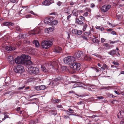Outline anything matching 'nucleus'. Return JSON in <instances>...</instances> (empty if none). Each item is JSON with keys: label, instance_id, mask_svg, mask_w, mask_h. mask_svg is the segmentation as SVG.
<instances>
[{"label": "nucleus", "instance_id": "nucleus-1", "mask_svg": "<svg viewBox=\"0 0 124 124\" xmlns=\"http://www.w3.org/2000/svg\"><path fill=\"white\" fill-rule=\"evenodd\" d=\"M31 57L28 55L23 54L18 56L15 58V61L16 63L22 64L25 65H32V62L30 61Z\"/></svg>", "mask_w": 124, "mask_h": 124}, {"label": "nucleus", "instance_id": "nucleus-2", "mask_svg": "<svg viewBox=\"0 0 124 124\" xmlns=\"http://www.w3.org/2000/svg\"><path fill=\"white\" fill-rule=\"evenodd\" d=\"M48 65L46 68L45 66H42L41 67V70L45 73L50 72L51 73L56 70L58 67V61H54L52 62L50 64Z\"/></svg>", "mask_w": 124, "mask_h": 124}, {"label": "nucleus", "instance_id": "nucleus-3", "mask_svg": "<svg viewBox=\"0 0 124 124\" xmlns=\"http://www.w3.org/2000/svg\"><path fill=\"white\" fill-rule=\"evenodd\" d=\"M76 60L75 58L73 56H68L65 57L63 61L65 63L71 65Z\"/></svg>", "mask_w": 124, "mask_h": 124}, {"label": "nucleus", "instance_id": "nucleus-4", "mask_svg": "<svg viewBox=\"0 0 124 124\" xmlns=\"http://www.w3.org/2000/svg\"><path fill=\"white\" fill-rule=\"evenodd\" d=\"M85 54V52L81 50L78 51L76 52L75 55L78 60H81Z\"/></svg>", "mask_w": 124, "mask_h": 124}, {"label": "nucleus", "instance_id": "nucleus-5", "mask_svg": "<svg viewBox=\"0 0 124 124\" xmlns=\"http://www.w3.org/2000/svg\"><path fill=\"white\" fill-rule=\"evenodd\" d=\"M70 67L74 70H79L81 68V65L79 63L73 62L70 66Z\"/></svg>", "mask_w": 124, "mask_h": 124}, {"label": "nucleus", "instance_id": "nucleus-6", "mask_svg": "<svg viewBox=\"0 0 124 124\" xmlns=\"http://www.w3.org/2000/svg\"><path fill=\"white\" fill-rule=\"evenodd\" d=\"M28 71L30 73L37 74L39 73L38 69L35 67H30L28 68Z\"/></svg>", "mask_w": 124, "mask_h": 124}, {"label": "nucleus", "instance_id": "nucleus-7", "mask_svg": "<svg viewBox=\"0 0 124 124\" xmlns=\"http://www.w3.org/2000/svg\"><path fill=\"white\" fill-rule=\"evenodd\" d=\"M14 70L16 72L20 73H22L24 71L23 67L21 65H18L16 67Z\"/></svg>", "mask_w": 124, "mask_h": 124}, {"label": "nucleus", "instance_id": "nucleus-8", "mask_svg": "<svg viewBox=\"0 0 124 124\" xmlns=\"http://www.w3.org/2000/svg\"><path fill=\"white\" fill-rule=\"evenodd\" d=\"M54 2V1L53 0H45L42 3V4L43 5L49 6Z\"/></svg>", "mask_w": 124, "mask_h": 124}, {"label": "nucleus", "instance_id": "nucleus-9", "mask_svg": "<svg viewBox=\"0 0 124 124\" xmlns=\"http://www.w3.org/2000/svg\"><path fill=\"white\" fill-rule=\"evenodd\" d=\"M111 6L110 5H106L103 6L101 8V10L104 12L107 11L111 7Z\"/></svg>", "mask_w": 124, "mask_h": 124}, {"label": "nucleus", "instance_id": "nucleus-10", "mask_svg": "<svg viewBox=\"0 0 124 124\" xmlns=\"http://www.w3.org/2000/svg\"><path fill=\"white\" fill-rule=\"evenodd\" d=\"M41 32V31L38 28H37L34 29L33 31H32L31 32L33 35L39 34H40Z\"/></svg>", "mask_w": 124, "mask_h": 124}, {"label": "nucleus", "instance_id": "nucleus-11", "mask_svg": "<svg viewBox=\"0 0 124 124\" xmlns=\"http://www.w3.org/2000/svg\"><path fill=\"white\" fill-rule=\"evenodd\" d=\"M52 17H47L45 18L44 21V23L46 24H48L50 23L53 20Z\"/></svg>", "mask_w": 124, "mask_h": 124}, {"label": "nucleus", "instance_id": "nucleus-12", "mask_svg": "<svg viewBox=\"0 0 124 124\" xmlns=\"http://www.w3.org/2000/svg\"><path fill=\"white\" fill-rule=\"evenodd\" d=\"M35 88L37 90H44L46 88L45 86L44 85H41L36 86Z\"/></svg>", "mask_w": 124, "mask_h": 124}, {"label": "nucleus", "instance_id": "nucleus-13", "mask_svg": "<svg viewBox=\"0 0 124 124\" xmlns=\"http://www.w3.org/2000/svg\"><path fill=\"white\" fill-rule=\"evenodd\" d=\"M54 49V52L56 53H60L62 50V48L59 46L55 47Z\"/></svg>", "mask_w": 124, "mask_h": 124}, {"label": "nucleus", "instance_id": "nucleus-14", "mask_svg": "<svg viewBox=\"0 0 124 124\" xmlns=\"http://www.w3.org/2000/svg\"><path fill=\"white\" fill-rule=\"evenodd\" d=\"M54 27L52 26L49 28H46L45 29V31L46 32H49L53 31Z\"/></svg>", "mask_w": 124, "mask_h": 124}, {"label": "nucleus", "instance_id": "nucleus-15", "mask_svg": "<svg viewBox=\"0 0 124 124\" xmlns=\"http://www.w3.org/2000/svg\"><path fill=\"white\" fill-rule=\"evenodd\" d=\"M83 58H82V60H85L88 61H90L91 60V58L89 57L88 56L84 54V55L83 56Z\"/></svg>", "mask_w": 124, "mask_h": 124}, {"label": "nucleus", "instance_id": "nucleus-16", "mask_svg": "<svg viewBox=\"0 0 124 124\" xmlns=\"http://www.w3.org/2000/svg\"><path fill=\"white\" fill-rule=\"evenodd\" d=\"M118 118H122L124 117V111H120L117 115Z\"/></svg>", "mask_w": 124, "mask_h": 124}, {"label": "nucleus", "instance_id": "nucleus-17", "mask_svg": "<svg viewBox=\"0 0 124 124\" xmlns=\"http://www.w3.org/2000/svg\"><path fill=\"white\" fill-rule=\"evenodd\" d=\"M41 46L42 47L45 49H47L48 48L47 44L46 43L45 40L43 41L41 43Z\"/></svg>", "mask_w": 124, "mask_h": 124}, {"label": "nucleus", "instance_id": "nucleus-18", "mask_svg": "<svg viewBox=\"0 0 124 124\" xmlns=\"http://www.w3.org/2000/svg\"><path fill=\"white\" fill-rule=\"evenodd\" d=\"M6 49L7 51H12L15 50L16 48L14 47H11L10 46H7L6 47Z\"/></svg>", "mask_w": 124, "mask_h": 124}, {"label": "nucleus", "instance_id": "nucleus-19", "mask_svg": "<svg viewBox=\"0 0 124 124\" xmlns=\"http://www.w3.org/2000/svg\"><path fill=\"white\" fill-rule=\"evenodd\" d=\"M14 24L13 23L10 22H4L3 23V26H12Z\"/></svg>", "mask_w": 124, "mask_h": 124}, {"label": "nucleus", "instance_id": "nucleus-20", "mask_svg": "<svg viewBox=\"0 0 124 124\" xmlns=\"http://www.w3.org/2000/svg\"><path fill=\"white\" fill-rule=\"evenodd\" d=\"M72 13L73 15L77 16H78V11L76 9H75L72 11Z\"/></svg>", "mask_w": 124, "mask_h": 124}, {"label": "nucleus", "instance_id": "nucleus-21", "mask_svg": "<svg viewBox=\"0 0 124 124\" xmlns=\"http://www.w3.org/2000/svg\"><path fill=\"white\" fill-rule=\"evenodd\" d=\"M45 42L46 44H47L48 48L52 45L53 43L50 40L45 41Z\"/></svg>", "mask_w": 124, "mask_h": 124}, {"label": "nucleus", "instance_id": "nucleus-22", "mask_svg": "<svg viewBox=\"0 0 124 124\" xmlns=\"http://www.w3.org/2000/svg\"><path fill=\"white\" fill-rule=\"evenodd\" d=\"M33 44L35 45L36 47H38L39 46V42L37 40H35L33 42Z\"/></svg>", "mask_w": 124, "mask_h": 124}, {"label": "nucleus", "instance_id": "nucleus-23", "mask_svg": "<svg viewBox=\"0 0 124 124\" xmlns=\"http://www.w3.org/2000/svg\"><path fill=\"white\" fill-rule=\"evenodd\" d=\"M116 50H113L109 52L108 53L109 54L111 55H113L116 54Z\"/></svg>", "mask_w": 124, "mask_h": 124}, {"label": "nucleus", "instance_id": "nucleus-24", "mask_svg": "<svg viewBox=\"0 0 124 124\" xmlns=\"http://www.w3.org/2000/svg\"><path fill=\"white\" fill-rule=\"evenodd\" d=\"M8 61L9 62H13V57L11 56H9L8 57Z\"/></svg>", "mask_w": 124, "mask_h": 124}, {"label": "nucleus", "instance_id": "nucleus-25", "mask_svg": "<svg viewBox=\"0 0 124 124\" xmlns=\"http://www.w3.org/2000/svg\"><path fill=\"white\" fill-rule=\"evenodd\" d=\"M76 22L78 24H81L83 23L82 21L79 20L78 19L76 18Z\"/></svg>", "mask_w": 124, "mask_h": 124}, {"label": "nucleus", "instance_id": "nucleus-26", "mask_svg": "<svg viewBox=\"0 0 124 124\" xmlns=\"http://www.w3.org/2000/svg\"><path fill=\"white\" fill-rule=\"evenodd\" d=\"M58 22V21L57 20H54L50 24L52 25H55L57 24Z\"/></svg>", "mask_w": 124, "mask_h": 124}, {"label": "nucleus", "instance_id": "nucleus-27", "mask_svg": "<svg viewBox=\"0 0 124 124\" xmlns=\"http://www.w3.org/2000/svg\"><path fill=\"white\" fill-rule=\"evenodd\" d=\"M52 115L55 116L57 114V111L55 110H51Z\"/></svg>", "mask_w": 124, "mask_h": 124}, {"label": "nucleus", "instance_id": "nucleus-28", "mask_svg": "<svg viewBox=\"0 0 124 124\" xmlns=\"http://www.w3.org/2000/svg\"><path fill=\"white\" fill-rule=\"evenodd\" d=\"M72 32L73 34H77V30L76 29H73L72 31Z\"/></svg>", "mask_w": 124, "mask_h": 124}, {"label": "nucleus", "instance_id": "nucleus-29", "mask_svg": "<svg viewBox=\"0 0 124 124\" xmlns=\"http://www.w3.org/2000/svg\"><path fill=\"white\" fill-rule=\"evenodd\" d=\"M84 34L85 35L88 36L91 34V31H89V32H85V33Z\"/></svg>", "mask_w": 124, "mask_h": 124}, {"label": "nucleus", "instance_id": "nucleus-30", "mask_svg": "<svg viewBox=\"0 0 124 124\" xmlns=\"http://www.w3.org/2000/svg\"><path fill=\"white\" fill-rule=\"evenodd\" d=\"M82 31L81 30H77V34L78 35H80L82 34Z\"/></svg>", "mask_w": 124, "mask_h": 124}, {"label": "nucleus", "instance_id": "nucleus-31", "mask_svg": "<svg viewBox=\"0 0 124 124\" xmlns=\"http://www.w3.org/2000/svg\"><path fill=\"white\" fill-rule=\"evenodd\" d=\"M81 37L83 38L86 41H87L88 40V39L84 35H82L81 36Z\"/></svg>", "mask_w": 124, "mask_h": 124}, {"label": "nucleus", "instance_id": "nucleus-32", "mask_svg": "<svg viewBox=\"0 0 124 124\" xmlns=\"http://www.w3.org/2000/svg\"><path fill=\"white\" fill-rule=\"evenodd\" d=\"M16 30L17 31H22L20 27L18 26H16Z\"/></svg>", "mask_w": 124, "mask_h": 124}, {"label": "nucleus", "instance_id": "nucleus-33", "mask_svg": "<svg viewBox=\"0 0 124 124\" xmlns=\"http://www.w3.org/2000/svg\"><path fill=\"white\" fill-rule=\"evenodd\" d=\"M87 26V25L86 24H85L84 25L83 28V31H85Z\"/></svg>", "mask_w": 124, "mask_h": 124}, {"label": "nucleus", "instance_id": "nucleus-34", "mask_svg": "<svg viewBox=\"0 0 124 124\" xmlns=\"http://www.w3.org/2000/svg\"><path fill=\"white\" fill-rule=\"evenodd\" d=\"M60 100V99H55L53 100L54 103H56L59 102Z\"/></svg>", "mask_w": 124, "mask_h": 124}, {"label": "nucleus", "instance_id": "nucleus-35", "mask_svg": "<svg viewBox=\"0 0 124 124\" xmlns=\"http://www.w3.org/2000/svg\"><path fill=\"white\" fill-rule=\"evenodd\" d=\"M93 41L94 43L98 42V39L95 38H94L93 39Z\"/></svg>", "mask_w": 124, "mask_h": 124}, {"label": "nucleus", "instance_id": "nucleus-36", "mask_svg": "<svg viewBox=\"0 0 124 124\" xmlns=\"http://www.w3.org/2000/svg\"><path fill=\"white\" fill-rule=\"evenodd\" d=\"M113 64L114 65H116L117 66H118L119 65V64L117 62H116L115 61H114L113 62Z\"/></svg>", "mask_w": 124, "mask_h": 124}, {"label": "nucleus", "instance_id": "nucleus-37", "mask_svg": "<svg viewBox=\"0 0 124 124\" xmlns=\"http://www.w3.org/2000/svg\"><path fill=\"white\" fill-rule=\"evenodd\" d=\"M62 3L60 1H59L57 3V4L59 6H60L62 4Z\"/></svg>", "mask_w": 124, "mask_h": 124}, {"label": "nucleus", "instance_id": "nucleus-38", "mask_svg": "<svg viewBox=\"0 0 124 124\" xmlns=\"http://www.w3.org/2000/svg\"><path fill=\"white\" fill-rule=\"evenodd\" d=\"M80 19H81L82 21H84L85 20V18L83 16H80L79 17Z\"/></svg>", "mask_w": 124, "mask_h": 124}, {"label": "nucleus", "instance_id": "nucleus-39", "mask_svg": "<svg viewBox=\"0 0 124 124\" xmlns=\"http://www.w3.org/2000/svg\"><path fill=\"white\" fill-rule=\"evenodd\" d=\"M64 13H65V15L67 16H68L70 14V12L68 11L67 12H64Z\"/></svg>", "mask_w": 124, "mask_h": 124}, {"label": "nucleus", "instance_id": "nucleus-40", "mask_svg": "<svg viewBox=\"0 0 124 124\" xmlns=\"http://www.w3.org/2000/svg\"><path fill=\"white\" fill-rule=\"evenodd\" d=\"M103 65L105 68L108 69L109 68V67L106 64H104Z\"/></svg>", "mask_w": 124, "mask_h": 124}, {"label": "nucleus", "instance_id": "nucleus-41", "mask_svg": "<svg viewBox=\"0 0 124 124\" xmlns=\"http://www.w3.org/2000/svg\"><path fill=\"white\" fill-rule=\"evenodd\" d=\"M117 42V41H109V43L110 44H114L116 43Z\"/></svg>", "mask_w": 124, "mask_h": 124}, {"label": "nucleus", "instance_id": "nucleus-42", "mask_svg": "<svg viewBox=\"0 0 124 124\" xmlns=\"http://www.w3.org/2000/svg\"><path fill=\"white\" fill-rule=\"evenodd\" d=\"M30 13L31 14H33L35 16H37V14H36L34 13L33 11H31L30 12Z\"/></svg>", "mask_w": 124, "mask_h": 124}, {"label": "nucleus", "instance_id": "nucleus-43", "mask_svg": "<svg viewBox=\"0 0 124 124\" xmlns=\"http://www.w3.org/2000/svg\"><path fill=\"white\" fill-rule=\"evenodd\" d=\"M8 115H5L3 119V120H5L7 118H8Z\"/></svg>", "mask_w": 124, "mask_h": 124}, {"label": "nucleus", "instance_id": "nucleus-44", "mask_svg": "<svg viewBox=\"0 0 124 124\" xmlns=\"http://www.w3.org/2000/svg\"><path fill=\"white\" fill-rule=\"evenodd\" d=\"M71 14H70L68 16H67V20H69V18L71 17Z\"/></svg>", "mask_w": 124, "mask_h": 124}, {"label": "nucleus", "instance_id": "nucleus-45", "mask_svg": "<svg viewBox=\"0 0 124 124\" xmlns=\"http://www.w3.org/2000/svg\"><path fill=\"white\" fill-rule=\"evenodd\" d=\"M110 88V86H108V87H103L102 88V89H108Z\"/></svg>", "mask_w": 124, "mask_h": 124}, {"label": "nucleus", "instance_id": "nucleus-46", "mask_svg": "<svg viewBox=\"0 0 124 124\" xmlns=\"http://www.w3.org/2000/svg\"><path fill=\"white\" fill-rule=\"evenodd\" d=\"M25 87V85H24L22 87H19L18 88V90H22V89H23Z\"/></svg>", "mask_w": 124, "mask_h": 124}, {"label": "nucleus", "instance_id": "nucleus-47", "mask_svg": "<svg viewBox=\"0 0 124 124\" xmlns=\"http://www.w3.org/2000/svg\"><path fill=\"white\" fill-rule=\"evenodd\" d=\"M105 40V39L103 38H101V41L102 43L104 42Z\"/></svg>", "mask_w": 124, "mask_h": 124}, {"label": "nucleus", "instance_id": "nucleus-48", "mask_svg": "<svg viewBox=\"0 0 124 124\" xmlns=\"http://www.w3.org/2000/svg\"><path fill=\"white\" fill-rule=\"evenodd\" d=\"M101 70L102 71H103L105 70V69L103 66L101 68Z\"/></svg>", "mask_w": 124, "mask_h": 124}, {"label": "nucleus", "instance_id": "nucleus-49", "mask_svg": "<svg viewBox=\"0 0 124 124\" xmlns=\"http://www.w3.org/2000/svg\"><path fill=\"white\" fill-rule=\"evenodd\" d=\"M93 55L96 56L97 57H100V55L99 54H97L96 53H94V54H93Z\"/></svg>", "mask_w": 124, "mask_h": 124}, {"label": "nucleus", "instance_id": "nucleus-50", "mask_svg": "<svg viewBox=\"0 0 124 124\" xmlns=\"http://www.w3.org/2000/svg\"><path fill=\"white\" fill-rule=\"evenodd\" d=\"M104 97L102 96H100L97 97V98L100 99H103Z\"/></svg>", "mask_w": 124, "mask_h": 124}, {"label": "nucleus", "instance_id": "nucleus-51", "mask_svg": "<svg viewBox=\"0 0 124 124\" xmlns=\"http://www.w3.org/2000/svg\"><path fill=\"white\" fill-rule=\"evenodd\" d=\"M120 124H124V118L121 121Z\"/></svg>", "mask_w": 124, "mask_h": 124}, {"label": "nucleus", "instance_id": "nucleus-52", "mask_svg": "<svg viewBox=\"0 0 124 124\" xmlns=\"http://www.w3.org/2000/svg\"><path fill=\"white\" fill-rule=\"evenodd\" d=\"M88 14V13L87 12H86L85 13L83 16H87Z\"/></svg>", "mask_w": 124, "mask_h": 124}, {"label": "nucleus", "instance_id": "nucleus-53", "mask_svg": "<svg viewBox=\"0 0 124 124\" xmlns=\"http://www.w3.org/2000/svg\"><path fill=\"white\" fill-rule=\"evenodd\" d=\"M84 102L83 101H80L78 103V104H84Z\"/></svg>", "mask_w": 124, "mask_h": 124}, {"label": "nucleus", "instance_id": "nucleus-54", "mask_svg": "<svg viewBox=\"0 0 124 124\" xmlns=\"http://www.w3.org/2000/svg\"><path fill=\"white\" fill-rule=\"evenodd\" d=\"M75 2L72 1H71L70 2V5H73L74 4Z\"/></svg>", "mask_w": 124, "mask_h": 124}, {"label": "nucleus", "instance_id": "nucleus-55", "mask_svg": "<svg viewBox=\"0 0 124 124\" xmlns=\"http://www.w3.org/2000/svg\"><path fill=\"white\" fill-rule=\"evenodd\" d=\"M10 1L13 3H15L16 2V0H10Z\"/></svg>", "mask_w": 124, "mask_h": 124}, {"label": "nucleus", "instance_id": "nucleus-56", "mask_svg": "<svg viewBox=\"0 0 124 124\" xmlns=\"http://www.w3.org/2000/svg\"><path fill=\"white\" fill-rule=\"evenodd\" d=\"M103 46H106L107 47L108 46V43H104L103 44Z\"/></svg>", "mask_w": 124, "mask_h": 124}, {"label": "nucleus", "instance_id": "nucleus-57", "mask_svg": "<svg viewBox=\"0 0 124 124\" xmlns=\"http://www.w3.org/2000/svg\"><path fill=\"white\" fill-rule=\"evenodd\" d=\"M57 107L58 108H63L62 106V105H58L57 106Z\"/></svg>", "mask_w": 124, "mask_h": 124}, {"label": "nucleus", "instance_id": "nucleus-58", "mask_svg": "<svg viewBox=\"0 0 124 124\" xmlns=\"http://www.w3.org/2000/svg\"><path fill=\"white\" fill-rule=\"evenodd\" d=\"M111 33L113 35H116V33L114 31H112L111 32Z\"/></svg>", "mask_w": 124, "mask_h": 124}, {"label": "nucleus", "instance_id": "nucleus-59", "mask_svg": "<svg viewBox=\"0 0 124 124\" xmlns=\"http://www.w3.org/2000/svg\"><path fill=\"white\" fill-rule=\"evenodd\" d=\"M114 92L116 93L118 95H119L120 94V93L116 91H115Z\"/></svg>", "mask_w": 124, "mask_h": 124}, {"label": "nucleus", "instance_id": "nucleus-60", "mask_svg": "<svg viewBox=\"0 0 124 124\" xmlns=\"http://www.w3.org/2000/svg\"><path fill=\"white\" fill-rule=\"evenodd\" d=\"M95 6L94 4L93 3H92L91 4V8Z\"/></svg>", "mask_w": 124, "mask_h": 124}, {"label": "nucleus", "instance_id": "nucleus-61", "mask_svg": "<svg viewBox=\"0 0 124 124\" xmlns=\"http://www.w3.org/2000/svg\"><path fill=\"white\" fill-rule=\"evenodd\" d=\"M78 85L77 84H75L74 85V88L76 87H78Z\"/></svg>", "mask_w": 124, "mask_h": 124}, {"label": "nucleus", "instance_id": "nucleus-62", "mask_svg": "<svg viewBox=\"0 0 124 124\" xmlns=\"http://www.w3.org/2000/svg\"><path fill=\"white\" fill-rule=\"evenodd\" d=\"M104 30V29L103 27H101L100 28V30H101V31H103Z\"/></svg>", "mask_w": 124, "mask_h": 124}, {"label": "nucleus", "instance_id": "nucleus-63", "mask_svg": "<svg viewBox=\"0 0 124 124\" xmlns=\"http://www.w3.org/2000/svg\"><path fill=\"white\" fill-rule=\"evenodd\" d=\"M63 117H64V118H69V117L68 116H63Z\"/></svg>", "mask_w": 124, "mask_h": 124}, {"label": "nucleus", "instance_id": "nucleus-64", "mask_svg": "<svg viewBox=\"0 0 124 124\" xmlns=\"http://www.w3.org/2000/svg\"><path fill=\"white\" fill-rule=\"evenodd\" d=\"M31 32H32V31L30 32H29V34L31 35H33V34H32V33H31Z\"/></svg>", "mask_w": 124, "mask_h": 124}]
</instances>
